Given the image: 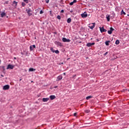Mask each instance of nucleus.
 <instances>
[{"mask_svg":"<svg viewBox=\"0 0 129 129\" xmlns=\"http://www.w3.org/2000/svg\"><path fill=\"white\" fill-rule=\"evenodd\" d=\"M13 68H15V66L13 65V64H9L7 67V69L9 70V69H13Z\"/></svg>","mask_w":129,"mask_h":129,"instance_id":"nucleus-6","label":"nucleus"},{"mask_svg":"<svg viewBox=\"0 0 129 129\" xmlns=\"http://www.w3.org/2000/svg\"><path fill=\"white\" fill-rule=\"evenodd\" d=\"M107 54H108V52H105V53L104 54V56H106V55H107Z\"/></svg>","mask_w":129,"mask_h":129,"instance_id":"nucleus-34","label":"nucleus"},{"mask_svg":"<svg viewBox=\"0 0 129 129\" xmlns=\"http://www.w3.org/2000/svg\"><path fill=\"white\" fill-rule=\"evenodd\" d=\"M112 15H113V16H114V13H113Z\"/></svg>","mask_w":129,"mask_h":129,"instance_id":"nucleus-43","label":"nucleus"},{"mask_svg":"<svg viewBox=\"0 0 129 129\" xmlns=\"http://www.w3.org/2000/svg\"><path fill=\"white\" fill-rule=\"evenodd\" d=\"M60 13H64V10H62L60 11Z\"/></svg>","mask_w":129,"mask_h":129,"instance_id":"nucleus-39","label":"nucleus"},{"mask_svg":"<svg viewBox=\"0 0 129 129\" xmlns=\"http://www.w3.org/2000/svg\"><path fill=\"white\" fill-rule=\"evenodd\" d=\"M26 11H27V13L28 16H32V14L31 12V9H28V10H26Z\"/></svg>","mask_w":129,"mask_h":129,"instance_id":"nucleus-11","label":"nucleus"},{"mask_svg":"<svg viewBox=\"0 0 129 129\" xmlns=\"http://www.w3.org/2000/svg\"><path fill=\"white\" fill-rule=\"evenodd\" d=\"M96 41H97V42H99V39H97Z\"/></svg>","mask_w":129,"mask_h":129,"instance_id":"nucleus-40","label":"nucleus"},{"mask_svg":"<svg viewBox=\"0 0 129 129\" xmlns=\"http://www.w3.org/2000/svg\"><path fill=\"white\" fill-rule=\"evenodd\" d=\"M0 68H2V70H3L4 71L6 70V69L5 68V66L0 67Z\"/></svg>","mask_w":129,"mask_h":129,"instance_id":"nucleus-24","label":"nucleus"},{"mask_svg":"<svg viewBox=\"0 0 129 129\" xmlns=\"http://www.w3.org/2000/svg\"><path fill=\"white\" fill-rule=\"evenodd\" d=\"M85 112H86V113H89V112H90V111L89 110H85Z\"/></svg>","mask_w":129,"mask_h":129,"instance_id":"nucleus-25","label":"nucleus"},{"mask_svg":"<svg viewBox=\"0 0 129 129\" xmlns=\"http://www.w3.org/2000/svg\"><path fill=\"white\" fill-rule=\"evenodd\" d=\"M1 59H0V63H1Z\"/></svg>","mask_w":129,"mask_h":129,"instance_id":"nucleus-45","label":"nucleus"},{"mask_svg":"<svg viewBox=\"0 0 129 129\" xmlns=\"http://www.w3.org/2000/svg\"><path fill=\"white\" fill-rule=\"evenodd\" d=\"M59 50H55L54 53H55L56 54H59Z\"/></svg>","mask_w":129,"mask_h":129,"instance_id":"nucleus-28","label":"nucleus"},{"mask_svg":"<svg viewBox=\"0 0 129 129\" xmlns=\"http://www.w3.org/2000/svg\"><path fill=\"white\" fill-rule=\"evenodd\" d=\"M88 27L91 30H93V29H94V28L95 27V23H93L89 24L88 25Z\"/></svg>","mask_w":129,"mask_h":129,"instance_id":"nucleus-1","label":"nucleus"},{"mask_svg":"<svg viewBox=\"0 0 129 129\" xmlns=\"http://www.w3.org/2000/svg\"><path fill=\"white\" fill-rule=\"evenodd\" d=\"M68 60H69V58H68Z\"/></svg>","mask_w":129,"mask_h":129,"instance_id":"nucleus-46","label":"nucleus"},{"mask_svg":"<svg viewBox=\"0 0 129 129\" xmlns=\"http://www.w3.org/2000/svg\"><path fill=\"white\" fill-rule=\"evenodd\" d=\"M71 21H72V19H71V18H70L68 19L67 23L68 24H70V23H71Z\"/></svg>","mask_w":129,"mask_h":129,"instance_id":"nucleus-18","label":"nucleus"},{"mask_svg":"<svg viewBox=\"0 0 129 129\" xmlns=\"http://www.w3.org/2000/svg\"><path fill=\"white\" fill-rule=\"evenodd\" d=\"M49 98L51 100H53V99H55V98H56V96L55 95H50L49 96Z\"/></svg>","mask_w":129,"mask_h":129,"instance_id":"nucleus-12","label":"nucleus"},{"mask_svg":"<svg viewBox=\"0 0 129 129\" xmlns=\"http://www.w3.org/2000/svg\"><path fill=\"white\" fill-rule=\"evenodd\" d=\"M87 12H85L84 13L81 14L82 18H87Z\"/></svg>","mask_w":129,"mask_h":129,"instance_id":"nucleus-7","label":"nucleus"},{"mask_svg":"<svg viewBox=\"0 0 129 129\" xmlns=\"http://www.w3.org/2000/svg\"><path fill=\"white\" fill-rule=\"evenodd\" d=\"M115 44L116 45H118V44H119V40H116Z\"/></svg>","mask_w":129,"mask_h":129,"instance_id":"nucleus-22","label":"nucleus"},{"mask_svg":"<svg viewBox=\"0 0 129 129\" xmlns=\"http://www.w3.org/2000/svg\"><path fill=\"white\" fill-rule=\"evenodd\" d=\"M46 4H49V0H45Z\"/></svg>","mask_w":129,"mask_h":129,"instance_id":"nucleus-36","label":"nucleus"},{"mask_svg":"<svg viewBox=\"0 0 129 129\" xmlns=\"http://www.w3.org/2000/svg\"><path fill=\"white\" fill-rule=\"evenodd\" d=\"M50 51H51V52H53V53H54L55 52V50H54V49H53L52 47H51L50 48Z\"/></svg>","mask_w":129,"mask_h":129,"instance_id":"nucleus-30","label":"nucleus"},{"mask_svg":"<svg viewBox=\"0 0 129 129\" xmlns=\"http://www.w3.org/2000/svg\"><path fill=\"white\" fill-rule=\"evenodd\" d=\"M91 43H88L87 44V47H91Z\"/></svg>","mask_w":129,"mask_h":129,"instance_id":"nucleus-23","label":"nucleus"},{"mask_svg":"<svg viewBox=\"0 0 129 129\" xmlns=\"http://www.w3.org/2000/svg\"><path fill=\"white\" fill-rule=\"evenodd\" d=\"M23 2L26 3V4H29V0H23Z\"/></svg>","mask_w":129,"mask_h":129,"instance_id":"nucleus-26","label":"nucleus"},{"mask_svg":"<svg viewBox=\"0 0 129 129\" xmlns=\"http://www.w3.org/2000/svg\"><path fill=\"white\" fill-rule=\"evenodd\" d=\"M22 7H25L26 6V3L22 2Z\"/></svg>","mask_w":129,"mask_h":129,"instance_id":"nucleus-29","label":"nucleus"},{"mask_svg":"<svg viewBox=\"0 0 129 129\" xmlns=\"http://www.w3.org/2000/svg\"><path fill=\"white\" fill-rule=\"evenodd\" d=\"M77 2V0H74L73 2L74 4H75V3H76Z\"/></svg>","mask_w":129,"mask_h":129,"instance_id":"nucleus-37","label":"nucleus"},{"mask_svg":"<svg viewBox=\"0 0 129 129\" xmlns=\"http://www.w3.org/2000/svg\"><path fill=\"white\" fill-rule=\"evenodd\" d=\"M109 43H110V41H107L105 43L106 46H109Z\"/></svg>","mask_w":129,"mask_h":129,"instance_id":"nucleus-17","label":"nucleus"},{"mask_svg":"<svg viewBox=\"0 0 129 129\" xmlns=\"http://www.w3.org/2000/svg\"><path fill=\"white\" fill-rule=\"evenodd\" d=\"M91 46H93V45H95V43L93 42V43H91Z\"/></svg>","mask_w":129,"mask_h":129,"instance_id":"nucleus-35","label":"nucleus"},{"mask_svg":"<svg viewBox=\"0 0 129 129\" xmlns=\"http://www.w3.org/2000/svg\"><path fill=\"white\" fill-rule=\"evenodd\" d=\"M6 13L5 12H3L2 14H1V18H4V17H6Z\"/></svg>","mask_w":129,"mask_h":129,"instance_id":"nucleus-16","label":"nucleus"},{"mask_svg":"<svg viewBox=\"0 0 129 129\" xmlns=\"http://www.w3.org/2000/svg\"><path fill=\"white\" fill-rule=\"evenodd\" d=\"M10 89V85H6L3 87V90H9Z\"/></svg>","mask_w":129,"mask_h":129,"instance_id":"nucleus-3","label":"nucleus"},{"mask_svg":"<svg viewBox=\"0 0 129 129\" xmlns=\"http://www.w3.org/2000/svg\"><path fill=\"white\" fill-rule=\"evenodd\" d=\"M121 15H126V13L123 11V10H122V11H121Z\"/></svg>","mask_w":129,"mask_h":129,"instance_id":"nucleus-20","label":"nucleus"},{"mask_svg":"<svg viewBox=\"0 0 129 129\" xmlns=\"http://www.w3.org/2000/svg\"><path fill=\"white\" fill-rule=\"evenodd\" d=\"M6 4L8 5V4H9V1H6L4 5H6Z\"/></svg>","mask_w":129,"mask_h":129,"instance_id":"nucleus-33","label":"nucleus"},{"mask_svg":"<svg viewBox=\"0 0 129 129\" xmlns=\"http://www.w3.org/2000/svg\"><path fill=\"white\" fill-rule=\"evenodd\" d=\"M106 19H107V22H109V21H110L109 15H106Z\"/></svg>","mask_w":129,"mask_h":129,"instance_id":"nucleus-15","label":"nucleus"},{"mask_svg":"<svg viewBox=\"0 0 129 129\" xmlns=\"http://www.w3.org/2000/svg\"><path fill=\"white\" fill-rule=\"evenodd\" d=\"M90 98H92V96H88V97H86V99H87V100H88V99H90Z\"/></svg>","mask_w":129,"mask_h":129,"instance_id":"nucleus-21","label":"nucleus"},{"mask_svg":"<svg viewBox=\"0 0 129 129\" xmlns=\"http://www.w3.org/2000/svg\"><path fill=\"white\" fill-rule=\"evenodd\" d=\"M13 5H15V7H17V6H18V2H16L15 1H14L13 2Z\"/></svg>","mask_w":129,"mask_h":129,"instance_id":"nucleus-19","label":"nucleus"},{"mask_svg":"<svg viewBox=\"0 0 129 129\" xmlns=\"http://www.w3.org/2000/svg\"><path fill=\"white\" fill-rule=\"evenodd\" d=\"M74 116H76L77 115V113H75L74 114Z\"/></svg>","mask_w":129,"mask_h":129,"instance_id":"nucleus-38","label":"nucleus"},{"mask_svg":"<svg viewBox=\"0 0 129 129\" xmlns=\"http://www.w3.org/2000/svg\"><path fill=\"white\" fill-rule=\"evenodd\" d=\"M62 41H63V42H68V43H69V42H70V39H67L66 38H65V37H63L62 38Z\"/></svg>","mask_w":129,"mask_h":129,"instance_id":"nucleus-8","label":"nucleus"},{"mask_svg":"<svg viewBox=\"0 0 129 129\" xmlns=\"http://www.w3.org/2000/svg\"><path fill=\"white\" fill-rule=\"evenodd\" d=\"M57 87H58V86H55L54 87V88H57Z\"/></svg>","mask_w":129,"mask_h":129,"instance_id":"nucleus-44","label":"nucleus"},{"mask_svg":"<svg viewBox=\"0 0 129 129\" xmlns=\"http://www.w3.org/2000/svg\"><path fill=\"white\" fill-rule=\"evenodd\" d=\"M100 28V31L101 33H104V32H106L107 30L106 29H104V27H99Z\"/></svg>","mask_w":129,"mask_h":129,"instance_id":"nucleus-4","label":"nucleus"},{"mask_svg":"<svg viewBox=\"0 0 129 129\" xmlns=\"http://www.w3.org/2000/svg\"><path fill=\"white\" fill-rule=\"evenodd\" d=\"M40 14L41 15H42V14H44V12L43 11L41 10L40 12Z\"/></svg>","mask_w":129,"mask_h":129,"instance_id":"nucleus-32","label":"nucleus"},{"mask_svg":"<svg viewBox=\"0 0 129 129\" xmlns=\"http://www.w3.org/2000/svg\"><path fill=\"white\" fill-rule=\"evenodd\" d=\"M64 75H65V73H63Z\"/></svg>","mask_w":129,"mask_h":129,"instance_id":"nucleus-47","label":"nucleus"},{"mask_svg":"<svg viewBox=\"0 0 129 129\" xmlns=\"http://www.w3.org/2000/svg\"><path fill=\"white\" fill-rule=\"evenodd\" d=\"M63 78V77H62V75H60L57 77L56 81H60V80H62Z\"/></svg>","mask_w":129,"mask_h":129,"instance_id":"nucleus-10","label":"nucleus"},{"mask_svg":"<svg viewBox=\"0 0 129 129\" xmlns=\"http://www.w3.org/2000/svg\"><path fill=\"white\" fill-rule=\"evenodd\" d=\"M70 6H73V5H74V3L73 2H71V3H70Z\"/></svg>","mask_w":129,"mask_h":129,"instance_id":"nucleus-31","label":"nucleus"},{"mask_svg":"<svg viewBox=\"0 0 129 129\" xmlns=\"http://www.w3.org/2000/svg\"><path fill=\"white\" fill-rule=\"evenodd\" d=\"M54 44L55 45H56V46H57V47H62L63 45L62 44V43L60 42L55 41H54Z\"/></svg>","mask_w":129,"mask_h":129,"instance_id":"nucleus-2","label":"nucleus"},{"mask_svg":"<svg viewBox=\"0 0 129 129\" xmlns=\"http://www.w3.org/2000/svg\"><path fill=\"white\" fill-rule=\"evenodd\" d=\"M36 48V45H32L30 46V51H32Z\"/></svg>","mask_w":129,"mask_h":129,"instance_id":"nucleus-9","label":"nucleus"},{"mask_svg":"<svg viewBox=\"0 0 129 129\" xmlns=\"http://www.w3.org/2000/svg\"><path fill=\"white\" fill-rule=\"evenodd\" d=\"M114 30V29H113L112 27L110 28V30L108 31V34L109 35H111L112 34V32Z\"/></svg>","mask_w":129,"mask_h":129,"instance_id":"nucleus-5","label":"nucleus"},{"mask_svg":"<svg viewBox=\"0 0 129 129\" xmlns=\"http://www.w3.org/2000/svg\"><path fill=\"white\" fill-rule=\"evenodd\" d=\"M1 76L2 77H4V75H1Z\"/></svg>","mask_w":129,"mask_h":129,"instance_id":"nucleus-42","label":"nucleus"},{"mask_svg":"<svg viewBox=\"0 0 129 129\" xmlns=\"http://www.w3.org/2000/svg\"><path fill=\"white\" fill-rule=\"evenodd\" d=\"M49 100V98H43L42 99V101H43V102H47V101H48Z\"/></svg>","mask_w":129,"mask_h":129,"instance_id":"nucleus-13","label":"nucleus"},{"mask_svg":"<svg viewBox=\"0 0 129 129\" xmlns=\"http://www.w3.org/2000/svg\"><path fill=\"white\" fill-rule=\"evenodd\" d=\"M29 71L30 72H34V71H36V69H33V68H30V69H29Z\"/></svg>","mask_w":129,"mask_h":129,"instance_id":"nucleus-14","label":"nucleus"},{"mask_svg":"<svg viewBox=\"0 0 129 129\" xmlns=\"http://www.w3.org/2000/svg\"><path fill=\"white\" fill-rule=\"evenodd\" d=\"M73 10H72L70 11V13H73Z\"/></svg>","mask_w":129,"mask_h":129,"instance_id":"nucleus-41","label":"nucleus"},{"mask_svg":"<svg viewBox=\"0 0 129 129\" xmlns=\"http://www.w3.org/2000/svg\"><path fill=\"white\" fill-rule=\"evenodd\" d=\"M56 18L58 19V20H61V16H60L59 15H58Z\"/></svg>","mask_w":129,"mask_h":129,"instance_id":"nucleus-27","label":"nucleus"}]
</instances>
